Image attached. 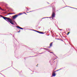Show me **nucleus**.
I'll return each instance as SVG.
<instances>
[{
    "label": "nucleus",
    "instance_id": "obj_8",
    "mask_svg": "<svg viewBox=\"0 0 77 77\" xmlns=\"http://www.w3.org/2000/svg\"><path fill=\"white\" fill-rule=\"evenodd\" d=\"M3 18L4 19V20H6V17H3Z\"/></svg>",
    "mask_w": 77,
    "mask_h": 77
},
{
    "label": "nucleus",
    "instance_id": "obj_1",
    "mask_svg": "<svg viewBox=\"0 0 77 77\" xmlns=\"http://www.w3.org/2000/svg\"><path fill=\"white\" fill-rule=\"evenodd\" d=\"M6 19L7 20H8V21L10 22V23H11V24L13 25L14 23L12 21V20L10 19L9 18L6 17Z\"/></svg>",
    "mask_w": 77,
    "mask_h": 77
},
{
    "label": "nucleus",
    "instance_id": "obj_10",
    "mask_svg": "<svg viewBox=\"0 0 77 77\" xmlns=\"http://www.w3.org/2000/svg\"><path fill=\"white\" fill-rule=\"evenodd\" d=\"M69 32H68V33L67 35H68V34H69Z\"/></svg>",
    "mask_w": 77,
    "mask_h": 77
},
{
    "label": "nucleus",
    "instance_id": "obj_5",
    "mask_svg": "<svg viewBox=\"0 0 77 77\" xmlns=\"http://www.w3.org/2000/svg\"><path fill=\"white\" fill-rule=\"evenodd\" d=\"M17 28H19V29H22V30L23 29V28H21L20 27L17 26Z\"/></svg>",
    "mask_w": 77,
    "mask_h": 77
},
{
    "label": "nucleus",
    "instance_id": "obj_4",
    "mask_svg": "<svg viewBox=\"0 0 77 77\" xmlns=\"http://www.w3.org/2000/svg\"><path fill=\"white\" fill-rule=\"evenodd\" d=\"M52 17H55V13H53L52 14Z\"/></svg>",
    "mask_w": 77,
    "mask_h": 77
},
{
    "label": "nucleus",
    "instance_id": "obj_9",
    "mask_svg": "<svg viewBox=\"0 0 77 77\" xmlns=\"http://www.w3.org/2000/svg\"><path fill=\"white\" fill-rule=\"evenodd\" d=\"M21 14H23L22 13H20L19 14V15H21Z\"/></svg>",
    "mask_w": 77,
    "mask_h": 77
},
{
    "label": "nucleus",
    "instance_id": "obj_11",
    "mask_svg": "<svg viewBox=\"0 0 77 77\" xmlns=\"http://www.w3.org/2000/svg\"><path fill=\"white\" fill-rule=\"evenodd\" d=\"M1 17H2L3 18V16H2V15H1Z\"/></svg>",
    "mask_w": 77,
    "mask_h": 77
},
{
    "label": "nucleus",
    "instance_id": "obj_3",
    "mask_svg": "<svg viewBox=\"0 0 77 77\" xmlns=\"http://www.w3.org/2000/svg\"><path fill=\"white\" fill-rule=\"evenodd\" d=\"M18 17V15H15L14 16H13V19H15V18H16Z\"/></svg>",
    "mask_w": 77,
    "mask_h": 77
},
{
    "label": "nucleus",
    "instance_id": "obj_15",
    "mask_svg": "<svg viewBox=\"0 0 77 77\" xmlns=\"http://www.w3.org/2000/svg\"><path fill=\"white\" fill-rule=\"evenodd\" d=\"M52 19H53V18H52Z\"/></svg>",
    "mask_w": 77,
    "mask_h": 77
},
{
    "label": "nucleus",
    "instance_id": "obj_7",
    "mask_svg": "<svg viewBox=\"0 0 77 77\" xmlns=\"http://www.w3.org/2000/svg\"><path fill=\"white\" fill-rule=\"evenodd\" d=\"M52 44H53V42H51V43L50 44V47H51V46H52Z\"/></svg>",
    "mask_w": 77,
    "mask_h": 77
},
{
    "label": "nucleus",
    "instance_id": "obj_2",
    "mask_svg": "<svg viewBox=\"0 0 77 77\" xmlns=\"http://www.w3.org/2000/svg\"><path fill=\"white\" fill-rule=\"evenodd\" d=\"M32 30H33L34 31H35V32H37L38 33H40L41 34H43L44 32H40L35 30L32 29Z\"/></svg>",
    "mask_w": 77,
    "mask_h": 77
},
{
    "label": "nucleus",
    "instance_id": "obj_14",
    "mask_svg": "<svg viewBox=\"0 0 77 77\" xmlns=\"http://www.w3.org/2000/svg\"><path fill=\"white\" fill-rule=\"evenodd\" d=\"M25 14H26V13H25Z\"/></svg>",
    "mask_w": 77,
    "mask_h": 77
},
{
    "label": "nucleus",
    "instance_id": "obj_12",
    "mask_svg": "<svg viewBox=\"0 0 77 77\" xmlns=\"http://www.w3.org/2000/svg\"><path fill=\"white\" fill-rule=\"evenodd\" d=\"M60 30H62V29H60Z\"/></svg>",
    "mask_w": 77,
    "mask_h": 77
},
{
    "label": "nucleus",
    "instance_id": "obj_13",
    "mask_svg": "<svg viewBox=\"0 0 77 77\" xmlns=\"http://www.w3.org/2000/svg\"><path fill=\"white\" fill-rule=\"evenodd\" d=\"M0 9H1L2 8H1L0 7Z\"/></svg>",
    "mask_w": 77,
    "mask_h": 77
},
{
    "label": "nucleus",
    "instance_id": "obj_6",
    "mask_svg": "<svg viewBox=\"0 0 77 77\" xmlns=\"http://www.w3.org/2000/svg\"><path fill=\"white\" fill-rule=\"evenodd\" d=\"M52 75L53 76H55L56 75V74H55V73H53L52 74Z\"/></svg>",
    "mask_w": 77,
    "mask_h": 77
}]
</instances>
